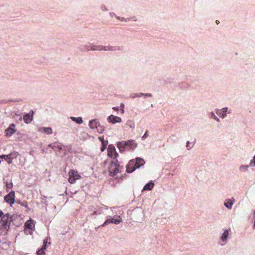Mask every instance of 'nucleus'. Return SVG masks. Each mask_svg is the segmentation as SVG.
Instances as JSON below:
<instances>
[{"label": "nucleus", "instance_id": "nucleus-2", "mask_svg": "<svg viewBox=\"0 0 255 255\" xmlns=\"http://www.w3.org/2000/svg\"><path fill=\"white\" fill-rule=\"evenodd\" d=\"M11 221V217L9 216V214H5L1 217V226L3 227L5 229L9 230Z\"/></svg>", "mask_w": 255, "mask_h": 255}, {"label": "nucleus", "instance_id": "nucleus-7", "mask_svg": "<svg viewBox=\"0 0 255 255\" xmlns=\"http://www.w3.org/2000/svg\"><path fill=\"white\" fill-rule=\"evenodd\" d=\"M107 152L108 156L113 158V160L116 159L115 158L117 156L118 154L116 153L114 146L109 145L107 149Z\"/></svg>", "mask_w": 255, "mask_h": 255}, {"label": "nucleus", "instance_id": "nucleus-39", "mask_svg": "<svg viewBox=\"0 0 255 255\" xmlns=\"http://www.w3.org/2000/svg\"><path fill=\"white\" fill-rule=\"evenodd\" d=\"M186 147H187V148L188 149H189L190 148H189V141H188V142H187Z\"/></svg>", "mask_w": 255, "mask_h": 255}, {"label": "nucleus", "instance_id": "nucleus-30", "mask_svg": "<svg viewBox=\"0 0 255 255\" xmlns=\"http://www.w3.org/2000/svg\"><path fill=\"white\" fill-rule=\"evenodd\" d=\"M144 95V94H143V93H140V94H133L132 95V97L135 98V97H140V96H142V95Z\"/></svg>", "mask_w": 255, "mask_h": 255}, {"label": "nucleus", "instance_id": "nucleus-43", "mask_svg": "<svg viewBox=\"0 0 255 255\" xmlns=\"http://www.w3.org/2000/svg\"><path fill=\"white\" fill-rule=\"evenodd\" d=\"M97 214V212L96 211H94L93 213V215H96Z\"/></svg>", "mask_w": 255, "mask_h": 255}, {"label": "nucleus", "instance_id": "nucleus-28", "mask_svg": "<svg viewBox=\"0 0 255 255\" xmlns=\"http://www.w3.org/2000/svg\"><path fill=\"white\" fill-rule=\"evenodd\" d=\"M248 167V166H242L240 167V170L241 171H245L247 170Z\"/></svg>", "mask_w": 255, "mask_h": 255}, {"label": "nucleus", "instance_id": "nucleus-1", "mask_svg": "<svg viewBox=\"0 0 255 255\" xmlns=\"http://www.w3.org/2000/svg\"><path fill=\"white\" fill-rule=\"evenodd\" d=\"M118 162V161L116 159H114L110 162L109 167V172L110 176H114L119 172V165Z\"/></svg>", "mask_w": 255, "mask_h": 255}, {"label": "nucleus", "instance_id": "nucleus-25", "mask_svg": "<svg viewBox=\"0 0 255 255\" xmlns=\"http://www.w3.org/2000/svg\"><path fill=\"white\" fill-rule=\"evenodd\" d=\"M49 146L51 147L54 150L58 149L59 150H61L62 149V146L61 145H49Z\"/></svg>", "mask_w": 255, "mask_h": 255}, {"label": "nucleus", "instance_id": "nucleus-38", "mask_svg": "<svg viewBox=\"0 0 255 255\" xmlns=\"http://www.w3.org/2000/svg\"><path fill=\"white\" fill-rule=\"evenodd\" d=\"M3 215V212L0 209V217H2Z\"/></svg>", "mask_w": 255, "mask_h": 255}, {"label": "nucleus", "instance_id": "nucleus-23", "mask_svg": "<svg viewBox=\"0 0 255 255\" xmlns=\"http://www.w3.org/2000/svg\"><path fill=\"white\" fill-rule=\"evenodd\" d=\"M133 142V140H128L126 141H125L124 144L125 146H130L132 145V143ZM133 145H134V147H135L137 145L135 143H133Z\"/></svg>", "mask_w": 255, "mask_h": 255}, {"label": "nucleus", "instance_id": "nucleus-35", "mask_svg": "<svg viewBox=\"0 0 255 255\" xmlns=\"http://www.w3.org/2000/svg\"><path fill=\"white\" fill-rule=\"evenodd\" d=\"M128 123H129V122L128 121V123L127 124H128ZM129 126L130 128H134V124H129Z\"/></svg>", "mask_w": 255, "mask_h": 255}, {"label": "nucleus", "instance_id": "nucleus-44", "mask_svg": "<svg viewBox=\"0 0 255 255\" xmlns=\"http://www.w3.org/2000/svg\"><path fill=\"white\" fill-rule=\"evenodd\" d=\"M121 106L122 107H124V104H123V103H122V104H121Z\"/></svg>", "mask_w": 255, "mask_h": 255}, {"label": "nucleus", "instance_id": "nucleus-32", "mask_svg": "<svg viewBox=\"0 0 255 255\" xmlns=\"http://www.w3.org/2000/svg\"><path fill=\"white\" fill-rule=\"evenodd\" d=\"M212 117H213L214 119H215V120H217V121H219V119H218V118L216 116V115H215L214 113H212Z\"/></svg>", "mask_w": 255, "mask_h": 255}, {"label": "nucleus", "instance_id": "nucleus-46", "mask_svg": "<svg viewBox=\"0 0 255 255\" xmlns=\"http://www.w3.org/2000/svg\"><path fill=\"white\" fill-rule=\"evenodd\" d=\"M216 22L217 24H218L219 23V21H218V20H216Z\"/></svg>", "mask_w": 255, "mask_h": 255}, {"label": "nucleus", "instance_id": "nucleus-29", "mask_svg": "<svg viewBox=\"0 0 255 255\" xmlns=\"http://www.w3.org/2000/svg\"><path fill=\"white\" fill-rule=\"evenodd\" d=\"M148 136V131H146L143 136L142 137V140H145Z\"/></svg>", "mask_w": 255, "mask_h": 255}, {"label": "nucleus", "instance_id": "nucleus-18", "mask_svg": "<svg viewBox=\"0 0 255 255\" xmlns=\"http://www.w3.org/2000/svg\"><path fill=\"white\" fill-rule=\"evenodd\" d=\"M224 205L228 209H231L233 205V202L231 200H226L225 202Z\"/></svg>", "mask_w": 255, "mask_h": 255}, {"label": "nucleus", "instance_id": "nucleus-6", "mask_svg": "<svg viewBox=\"0 0 255 255\" xmlns=\"http://www.w3.org/2000/svg\"><path fill=\"white\" fill-rule=\"evenodd\" d=\"M15 192L12 191L5 196L4 200L7 203L12 206L15 202Z\"/></svg>", "mask_w": 255, "mask_h": 255}, {"label": "nucleus", "instance_id": "nucleus-40", "mask_svg": "<svg viewBox=\"0 0 255 255\" xmlns=\"http://www.w3.org/2000/svg\"><path fill=\"white\" fill-rule=\"evenodd\" d=\"M113 109L115 111H118V108L116 107H113Z\"/></svg>", "mask_w": 255, "mask_h": 255}, {"label": "nucleus", "instance_id": "nucleus-8", "mask_svg": "<svg viewBox=\"0 0 255 255\" xmlns=\"http://www.w3.org/2000/svg\"><path fill=\"white\" fill-rule=\"evenodd\" d=\"M107 120L109 122L112 124H115L116 123H120L122 121V119L120 117L113 115H111L108 116Z\"/></svg>", "mask_w": 255, "mask_h": 255}, {"label": "nucleus", "instance_id": "nucleus-41", "mask_svg": "<svg viewBox=\"0 0 255 255\" xmlns=\"http://www.w3.org/2000/svg\"><path fill=\"white\" fill-rule=\"evenodd\" d=\"M145 95L146 96H148V97H151V94H149V93L146 94H145Z\"/></svg>", "mask_w": 255, "mask_h": 255}, {"label": "nucleus", "instance_id": "nucleus-27", "mask_svg": "<svg viewBox=\"0 0 255 255\" xmlns=\"http://www.w3.org/2000/svg\"><path fill=\"white\" fill-rule=\"evenodd\" d=\"M45 252L42 249H40L37 251V255H45Z\"/></svg>", "mask_w": 255, "mask_h": 255}, {"label": "nucleus", "instance_id": "nucleus-19", "mask_svg": "<svg viewBox=\"0 0 255 255\" xmlns=\"http://www.w3.org/2000/svg\"><path fill=\"white\" fill-rule=\"evenodd\" d=\"M228 235H229L228 230H225L224 233L222 234V235L221 236V240L223 241H226Z\"/></svg>", "mask_w": 255, "mask_h": 255}, {"label": "nucleus", "instance_id": "nucleus-9", "mask_svg": "<svg viewBox=\"0 0 255 255\" xmlns=\"http://www.w3.org/2000/svg\"><path fill=\"white\" fill-rule=\"evenodd\" d=\"M121 222H122L121 218L120 217V216H118V219L110 218L109 219H107L105 221V222L103 224L102 226H104L108 224L109 223H111L118 224L120 223Z\"/></svg>", "mask_w": 255, "mask_h": 255}, {"label": "nucleus", "instance_id": "nucleus-3", "mask_svg": "<svg viewBox=\"0 0 255 255\" xmlns=\"http://www.w3.org/2000/svg\"><path fill=\"white\" fill-rule=\"evenodd\" d=\"M69 178L68 181L71 184H74L76 181L81 178V176L78 173V172L73 169H71L69 172Z\"/></svg>", "mask_w": 255, "mask_h": 255}, {"label": "nucleus", "instance_id": "nucleus-21", "mask_svg": "<svg viewBox=\"0 0 255 255\" xmlns=\"http://www.w3.org/2000/svg\"><path fill=\"white\" fill-rule=\"evenodd\" d=\"M9 230L5 229L3 227L1 226L0 227V235H5L7 234L8 231Z\"/></svg>", "mask_w": 255, "mask_h": 255}, {"label": "nucleus", "instance_id": "nucleus-11", "mask_svg": "<svg viewBox=\"0 0 255 255\" xmlns=\"http://www.w3.org/2000/svg\"><path fill=\"white\" fill-rule=\"evenodd\" d=\"M14 127H15V124H10L9 127L6 130V134L7 135L11 136L13 133H14L16 132V130H15L14 129Z\"/></svg>", "mask_w": 255, "mask_h": 255}, {"label": "nucleus", "instance_id": "nucleus-37", "mask_svg": "<svg viewBox=\"0 0 255 255\" xmlns=\"http://www.w3.org/2000/svg\"><path fill=\"white\" fill-rule=\"evenodd\" d=\"M46 245L45 244H44L43 246H42V247L41 248V249L43 250L44 251V250H45L46 249Z\"/></svg>", "mask_w": 255, "mask_h": 255}, {"label": "nucleus", "instance_id": "nucleus-45", "mask_svg": "<svg viewBox=\"0 0 255 255\" xmlns=\"http://www.w3.org/2000/svg\"><path fill=\"white\" fill-rule=\"evenodd\" d=\"M121 112H122V113H124V109H122V110H121Z\"/></svg>", "mask_w": 255, "mask_h": 255}, {"label": "nucleus", "instance_id": "nucleus-13", "mask_svg": "<svg viewBox=\"0 0 255 255\" xmlns=\"http://www.w3.org/2000/svg\"><path fill=\"white\" fill-rule=\"evenodd\" d=\"M227 111V108H224L221 110H218L216 111V114L220 117L224 118L226 115V112Z\"/></svg>", "mask_w": 255, "mask_h": 255}, {"label": "nucleus", "instance_id": "nucleus-24", "mask_svg": "<svg viewBox=\"0 0 255 255\" xmlns=\"http://www.w3.org/2000/svg\"><path fill=\"white\" fill-rule=\"evenodd\" d=\"M107 144H108V141H103V143H102V147H101V151L102 152L104 151L105 149L106 148V147L107 146Z\"/></svg>", "mask_w": 255, "mask_h": 255}, {"label": "nucleus", "instance_id": "nucleus-20", "mask_svg": "<svg viewBox=\"0 0 255 255\" xmlns=\"http://www.w3.org/2000/svg\"><path fill=\"white\" fill-rule=\"evenodd\" d=\"M71 119L73 121H75V122H76V123H77L78 124H81V123H82L83 122V120L81 118V117L76 118V117H71Z\"/></svg>", "mask_w": 255, "mask_h": 255}, {"label": "nucleus", "instance_id": "nucleus-16", "mask_svg": "<svg viewBox=\"0 0 255 255\" xmlns=\"http://www.w3.org/2000/svg\"><path fill=\"white\" fill-rule=\"evenodd\" d=\"M154 186V183H153L152 182H150L144 186L143 188V190H151L152 189Z\"/></svg>", "mask_w": 255, "mask_h": 255}, {"label": "nucleus", "instance_id": "nucleus-4", "mask_svg": "<svg viewBox=\"0 0 255 255\" xmlns=\"http://www.w3.org/2000/svg\"><path fill=\"white\" fill-rule=\"evenodd\" d=\"M35 221L32 219H29L26 221L24 225V231L25 232H27V230L29 229L30 231L29 232V234H32V231L35 230Z\"/></svg>", "mask_w": 255, "mask_h": 255}, {"label": "nucleus", "instance_id": "nucleus-26", "mask_svg": "<svg viewBox=\"0 0 255 255\" xmlns=\"http://www.w3.org/2000/svg\"><path fill=\"white\" fill-rule=\"evenodd\" d=\"M6 187L7 189H10L13 187V183L11 181L10 182H6ZM7 192H8V190H7Z\"/></svg>", "mask_w": 255, "mask_h": 255}, {"label": "nucleus", "instance_id": "nucleus-15", "mask_svg": "<svg viewBox=\"0 0 255 255\" xmlns=\"http://www.w3.org/2000/svg\"><path fill=\"white\" fill-rule=\"evenodd\" d=\"M23 120L26 123H29L32 121V117L27 113L23 116Z\"/></svg>", "mask_w": 255, "mask_h": 255}, {"label": "nucleus", "instance_id": "nucleus-31", "mask_svg": "<svg viewBox=\"0 0 255 255\" xmlns=\"http://www.w3.org/2000/svg\"><path fill=\"white\" fill-rule=\"evenodd\" d=\"M21 205L23 206H24L26 208H28V204L27 203H23V202H22V203H19Z\"/></svg>", "mask_w": 255, "mask_h": 255}, {"label": "nucleus", "instance_id": "nucleus-34", "mask_svg": "<svg viewBox=\"0 0 255 255\" xmlns=\"http://www.w3.org/2000/svg\"><path fill=\"white\" fill-rule=\"evenodd\" d=\"M91 50H102V49H101V48H93V47H92V48H91Z\"/></svg>", "mask_w": 255, "mask_h": 255}, {"label": "nucleus", "instance_id": "nucleus-12", "mask_svg": "<svg viewBox=\"0 0 255 255\" xmlns=\"http://www.w3.org/2000/svg\"><path fill=\"white\" fill-rule=\"evenodd\" d=\"M134 165L135 168H139L145 163L144 160L142 158H137L136 160H134Z\"/></svg>", "mask_w": 255, "mask_h": 255}, {"label": "nucleus", "instance_id": "nucleus-17", "mask_svg": "<svg viewBox=\"0 0 255 255\" xmlns=\"http://www.w3.org/2000/svg\"><path fill=\"white\" fill-rule=\"evenodd\" d=\"M95 129H97V131L99 133H101L104 131L105 127L101 125L100 123H99V124L97 125V126Z\"/></svg>", "mask_w": 255, "mask_h": 255}, {"label": "nucleus", "instance_id": "nucleus-36", "mask_svg": "<svg viewBox=\"0 0 255 255\" xmlns=\"http://www.w3.org/2000/svg\"><path fill=\"white\" fill-rule=\"evenodd\" d=\"M251 163H253L254 166H255V155L254 157V159L251 161Z\"/></svg>", "mask_w": 255, "mask_h": 255}, {"label": "nucleus", "instance_id": "nucleus-10", "mask_svg": "<svg viewBox=\"0 0 255 255\" xmlns=\"http://www.w3.org/2000/svg\"><path fill=\"white\" fill-rule=\"evenodd\" d=\"M134 164V160H131L129 162L127 166L126 167V171L127 172L131 173L136 169Z\"/></svg>", "mask_w": 255, "mask_h": 255}, {"label": "nucleus", "instance_id": "nucleus-22", "mask_svg": "<svg viewBox=\"0 0 255 255\" xmlns=\"http://www.w3.org/2000/svg\"><path fill=\"white\" fill-rule=\"evenodd\" d=\"M43 130L45 133L48 134H50L52 133V129L51 128H43Z\"/></svg>", "mask_w": 255, "mask_h": 255}, {"label": "nucleus", "instance_id": "nucleus-42", "mask_svg": "<svg viewBox=\"0 0 255 255\" xmlns=\"http://www.w3.org/2000/svg\"><path fill=\"white\" fill-rule=\"evenodd\" d=\"M47 241L46 239H45L44 241V244H45L46 245L47 244Z\"/></svg>", "mask_w": 255, "mask_h": 255}, {"label": "nucleus", "instance_id": "nucleus-14", "mask_svg": "<svg viewBox=\"0 0 255 255\" xmlns=\"http://www.w3.org/2000/svg\"><path fill=\"white\" fill-rule=\"evenodd\" d=\"M99 122L95 119L91 120L89 121V125L91 129H95L99 124Z\"/></svg>", "mask_w": 255, "mask_h": 255}, {"label": "nucleus", "instance_id": "nucleus-33", "mask_svg": "<svg viewBox=\"0 0 255 255\" xmlns=\"http://www.w3.org/2000/svg\"><path fill=\"white\" fill-rule=\"evenodd\" d=\"M98 139H99V140H100V141H101V142H102V143H103V141H105V140H104V137H103V136H102V137L99 136V137H98Z\"/></svg>", "mask_w": 255, "mask_h": 255}, {"label": "nucleus", "instance_id": "nucleus-5", "mask_svg": "<svg viewBox=\"0 0 255 255\" xmlns=\"http://www.w3.org/2000/svg\"><path fill=\"white\" fill-rule=\"evenodd\" d=\"M18 153L17 152H13L10 153L8 155H2L0 156V158L4 159L9 164H11L12 162V160L18 156Z\"/></svg>", "mask_w": 255, "mask_h": 255}]
</instances>
